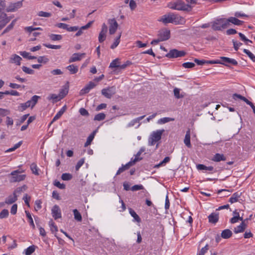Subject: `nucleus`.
<instances>
[{"mask_svg":"<svg viewBox=\"0 0 255 255\" xmlns=\"http://www.w3.org/2000/svg\"><path fill=\"white\" fill-rule=\"evenodd\" d=\"M170 32L167 29H161L158 32V37L162 41L168 40L170 38Z\"/></svg>","mask_w":255,"mask_h":255,"instance_id":"1a4fd4ad","label":"nucleus"},{"mask_svg":"<svg viewBox=\"0 0 255 255\" xmlns=\"http://www.w3.org/2000/svg\"><path fill=\"white\" fill-rule=\"evenodd\" d=\"M122 33L121 32L119 34V35L115 39L114 42L113 44L111 46V49H114L116 47L118 46V45L119 44L120 42V38L121 37Z\"/></svg>","mask_w":255,"mask_h":255,"instance_id":"a19ab883","label":"nucleus"},{"mask_svg":"<svg viewBox=\"0 0 255 255\" xmlns=\"http://www.w3.org/2000/svg\"><path fill=\"white\" fill-rule=\"evenodd\" d=\"M37 61L40 63L46 64L49 61V59L46 56H39L37 58Z\"/></svg>","mask_w":255,"mask_h":255,"instance_id":"09e8293b","label":"nucleus"},{"mask_svg":"<svg viewBox=\"0 0 255 255\" xmlns=\"http://www.w3.org/2000/svg\"><path fill=\"white\" fill-rule=\"evenodd\" d=\"M21 60V57L15 54H14L11 56L9 59V63L15 64L16 65L19 66L21 64L20 62Z\"/></svg>","mask_w":255,"mask_h":255,"instance_id":"6ab92c4d","label":"nucleus"},{"mask_svg":"<svg viewBox=\"0 0 255 255\" xmlns=\"http://www.w3.org/2000/svg\"><path fill=\"white\" fill-rule=\"evenodd\" d=\"M0 13V28L2 29L9 22L10 18L7 17V14L5 13L1 12Z\"/></svg>","mask_w":255,"mask_h":255,"instance_id":"4468645a","label":"nucleus"},{"mask_svg":"<svg viewBox=\"0 0 255 255\" xmlns=\"http://www.w3.org/2000/svg\"><path fill=\"white\" fill-rule=\"evenodd\" d=\"M67 109V107L66 105L64 106L56 114V115L54 116L53 118L52 121L50 124V126L55 121L58 120L62 115L64 114V113L65 112V111Z\"/></svg>","mask_w":255,"mask_h":255,"instance_id":"5701e85b","label":"nucleus"},{"mask_svg":"<svg viewBox=\"0 0 255 255\" xmlns=\"http://www.w3.org/2000/svg\"><path fill=\"white\" fill-rule=\"evenodd\" d=\"M10 113V112L9 110L0 108V116L4 117L6 115H9Z\"/></svg>","mask_w":255,"mask_h":255,"instance_id":"052dcab7","label":"nucleus"},{"mask_svg":"<svg viewBox=\"0 0 255 255\" xmlns=\"http://www.w3.org/2000/svg\"><path fill=\"white\" fill-rule=\"evenodd\" d=\"M40 99V96L34 95L31 97L30 100L27 101L26 103L28 105L29 108L30 107L31 109H32L37 103L38 100Z\"/></svg>","mask_w":255,"mask_h":255,"instance_id":"f3484780","label":"nucleus"},{"mask_svg":"<svg viewBox=\"0 0 255 255\" xmlns=\"http://www.w3.org/2000/svg\"><path fill=\"white\" fill-rule=\"evenodd\" d=\"M232 235V232L229 229H226L222 231L221 233V237L223 239H229Z\"/></svg>","mask_w":255,"mask_h":255,"instance_id":"c85d7f7f","label":"nucleus"},{"mask_svg":"<svg viewBox=\"0 0 255 255\" xmlns=\"http://www.w3.org/2000/svg\"><path fill=\"white\" fill-rule=\"evenodd\" d=\"M186 55L184 51H179L176 49H173L166 54L165 56L168 58H176L184 57Z\"/></svg>","mask_w":255,"mask_h":255,"instance_id":"39448f33","label":"nucleus"},{"mask_svg":"<svg viewBox=\"0 0 255 255\" xmlns=\"http://www.w3.org/2000/svg\"><path fill=\"white\" fill-rule=\"evenodd\" d=\"M72 178V174L68 173H63L61 176V179L64 181H69Z\"/></svg>","mask_w":255,"mask_h":255,"instance_id":"49530a36","label":"nucleus"},{"mask_svg":"<svg viewBox=\"0 0 255 255\" xmlns=\"http://www.w3.org/2000/svg\"><path fill=\"white\" fill-rule=\"evenodd\" d=\"M226 160V158L224 155L222 154L216 153L214 155V157L212 158V160L216 162H219L221 161H225Z\"/></svg>","mask_w":255,"mask_h":255,"instance_id":"bb28decb","label":"nucleus"},{"mask_svg":"<svg viewBox=\"0 0 255 255\" xmlns=\"http://www.w3.org/2000/svg\"><path fill=\"white\" fill-rule=\"evenodd\" d=\"M17 199V195L13 193L12 195H9L5 199V203L7 204H11L15 202Z\"/></svg>","mask_w":255,"mask_h":255,"instance_id":"393cba45","label":"nucleus"},{"mask_svg":"<svg viewBox=\"0 0 255 255\" xmlns=\"http://www.w3.org/2000/svg\"><path fill=\"white\" fill-rule=\"evenodd\" d=\"M51 211L52 216L55 219L60 218L61 217V210L58 205H54L52 208Z\"/></svg>","mask_w":255,"mask_h":255,"instance_id":"2eb2a0df","label":"nucleus"},{"mask_svg":"<svg viewBox=\"0 0 255 255\" xmlns=\"http://www.w3.org/2000/svg\"><path fill=\"white\" fill-rule=\"evenodd\" d=\"M243 51L253 62H255V56L251 52L246 49H244Z\"/></svg>","mask_w":255,"mask_h":255,"instance_id":"8fccbe9b","label":"nucleus"},{"mask_svg":"<svg viewBox=\"0 0 255 255\" xmlns=\"http://www.w3.org/2000/svg\"><path fill=\"white\" fill-rule=\"evenodd\" d=\"M144 187L142 185H135L131 188L133 191L143 189Z\"/></svg>","mask_w":255,"mask_h":255,"instance_id":"774afa93","label":"nucleus"},{"mask_svg":"<svg viewBox=\"0 0 255 255\" xmlns=\"http://www.w3.org/2000/svg\"><path fill=\"white\" fill-rule=\"evenodd\" d=\"M9 212L8 210L3 209L0 213V219H3L7 217L8 215Z\"/></svg>","mask_w":255,"mask_h":255,"instance_id":"bf43d9fd","label":"nucleus"},{"mask_svg":"<svg viewBox=\"0 0 255 255\" xmlns=\"http://www.w3.org/2000/svg\"><path fill=\"white\" fill-rule=\"evenodd\" d=\"M177 7H181V8L179 10H187L190 11L191 9V7L189 4H185L182 0H178L176 1Z\"/></svg>","mask_w":255,"mask_h":255,"instance_id":"aec40b11","label":"nucleus"},{"mask_svg":"<svg viewBox=\"0 0 255 255\" xmlns=\"http://www.w3.org/2000/svg\"><path fill=\"white\" fill-rule=\"evenodd\" d=\"M30 169L32 172V173L36 175H38L39 173L38 171V167L35 163H32L30 165Z\"/></svg>","mask_w":255,"mask_h":255,"instance_id":"37998d69","label":"nucleus"},{"mask_svg":"<svg viewBox=\"0 0 255 255\" xmlns=\"http://www.w3.org/2000/svg\"><path fill=\"white\" fill-rule=\"evenodd\" d=\"M85 55V53H76L72 55V56L70 58L69 60V63L74 62L77 61L81 60V58L84 57Z\"/></svg>","mask_w":255,"mask_h":255,"instance_id":"a211bd4d","label":"nucleus"},{"mask_svg":"<svg viewBox=\"0 0 255 255\" xmlns=\"http://www.w3.org/2000/svg\"><path fill=\"white\" fill-rule=\"evenodd\" d=\"M227 21V26H229L230 23H232L236 25H241L244 23L243 21L240 20L235 17H230L228 19H226Z\"/></svg>","mask_w":255,"mask_h":255,"instance_id":"dca6fc26","label":"nucleus"},{"mask_svg":"<svg viewBox=\"0 0 255 255\" xmlns=\"http://www.w3.org/2000/svg\"><path fill=\"white\" fill-rule=\"evenodd\" d=\"M246 224H240L234 229V232L236 234L243 232L246 228Z\"/></svg>","mask_w":255,"mask_h":255,"instance_id":"2f4dec72","label":"nucleus"},{"mask_svg":"<svg viewBox=\"0 0 255 255\" xmlns=\"http://www.w3.org/2000/svg\"><path fill=\"white\" fill-rule=\"evenodd\" d=\"M195 66L194 63L185 62L182 64V66L185 68H192Z\"/></svg>","mask_w":255,"mask_h":255,"instance_id":"0e129e2a","label":"nucleus"},{"mask_svg":"<svg viewBox=\"0 0 255 255\" xmlns=\"http://www.w3.org/2000/svg\"><path fill=\"white\" fill-rule=\"evenodd\" d=\"M174 120V119L173 118L166 117L161 118L160 120H159L158 121V123L159 124H163L171 121H173Z\"/></svg>","mask_w":255,"mask_h":255,"instance_id":"79ce46f5","label":"nucleus"},{"mask_svg":"<svg viewBox=\"0 0 255 255\" xmlns=\"http://www.w3.org/2000/svg\"><path fill=\"white\" fill-rule=\"evenodd\" d=\"M136 162L137 160L136 159L135 160H132L128 162L126 165H123L122 166L120 167L117 172L116 175H120L121 173H123L125 170L128 169L131 166L133 165Z\"/></svg>","mask_w":255,"mask_h":255,"instance_id":"9b49d317","label":"nucleus"},{"mask_svg":"<svg viewBox=\"0 0 255 255\" xmlns=\"http://www.w3.org/2000/svg\"><path fill=\"white\" fill-rule=\"evenodd\" d=\"M22 71L25 72L26 74H33L34 73V71L28 67H27L26 66H22Z\"/></svg>","mask_w":255,"mask_h":255,"instance_id":"603ef678","label":"nucleus"},{"mask_svg":"<svg viewBox=\"0 0 255 255\" xmlns=\"http://www.w3.org/2000/svg\"><path fill=\"white\" fill-rule=\"evenodd\" d=\"M209 222L211 223H216L219 221V213L213 212L208 216Z\"/></svg>","mask_w":255,"mask_h":255,"instance_id":"4be33fe9","label":"nucleus"},{"mask_svg":"<svg viewBox=\"0 0 255 255\" xmlns=\"http://www.w3.org/2000/svg\"><path fill=\"white\" fill-rule=\"evenodd\" d=\"M120 59L116 58L115 60H113L112 62L110 63L109 66V68H116V69L114 71L115 72H118L119 68L120 65Z\"/></svg>","mask_w":255,"mask_h":255,"instance_id":"412c9836","label":"nucleus"},{"mask_svg":"<svg viewBox=\"0 0 255 255\" xmlns=\"http://www.w3.org/2000/svg\"><path fill=\"white\" fill-rule=\"evenodd\" d=\"M197 168L198 170H206L209 171H213L214 168L213 166H206L203 164H198L197 165Z\"/></svg>","mask_w":255,"mask_h":255,"instance_id":"f704fd0d","label":"nucleus"},{"mask_svg":"<svg viewBox=\"0 0 255 255\" xmlns=\"http://www.w3.org/2000/svg\"><path fill=\"white\" fill-rule=\"evenodd\" d=\"M53 184L54 186L61 189H64L66 187V186L64 184L60 183L59 181L56 180L54 181Z\"/></svg>","mask_w":255,"mask_h":255,"instance_id":"6e6d98bb","label":"nucleus"},{"mask_svg":"<svg viewBox=\"0 0 255 255\" xmlns=\"http://www.w3.org/2000/svg\"><path fill=\"white\" fill-rule=\"evenodd\" d=\"M36 247L34 245H32L24 250L23 253L25 255H31L34 252Z\"/></svg>","mask_w":255,"mask_h":255,"instance_id":"cd10ccee","label":"nucleus"},{"mask_svg":"<svg viewBox=\"0 0 255 255\" xmlns=\"http://www.w3.org/2000/svg\"><path fill=\"white\" fill-rule=\"evenodd\" d=\"M84 163V159L82 158L80 160H79L78 162L77 163L76 166H75V169L76 171H78L80 168L83 165V164Z\"/></svg>","mask_w":255,"mask_h":255,"instance_id":"680f3d73","label":"nucleus"},{"mask_svg":"<svg viewBox=\"0 0 255 255\" xmlns=\"http://www.w3.org/2000/svg\"><path fill=\"white\" fill-rule=\"evenodd\" d=\"M107 30V26L105 23H103L102 26L101 31L99 33L98 37L99 42L102 43L106 39Z\"/></svg>","mask_w":255,"mask_h":255,"instance_id":"ddd939ff","label":"nucleus"},{"mask_svg":"<svg viewBox=\"0 0 255 255\" xmlns=\"http://www.w3.org/2000/svg\"><path fill=\"white\" fill-rule=\"evenodd\" d=\"M220 58L222 60V62H224V63H230L233 65H238V62L234 59H232L226 57H221Z\"/></svg>","mask_w":255,"mask_h":255,"instance_id":"a878e982","label":"nucleus"},{"mask_svg":"<svg viewBox=\"0 0 255 255\" xmlns=\"http://www.w3.org/2000/svg\"><path fill=\"white\" fill-rule=\"evenodd\" d=\"M166 24L168 23H172L175 24H182L184 19L178 14L173 13H169L163 15L159 20Z\"/></svg>","mask_w":255,"mask_h":255,"instance_id":"f257e3e1","label":"nucleus"},{"mask_svg":"<svg viewBox=\"0 0 255 255\" xmlns=\"http://www.w3.org/2000/svg\"><path fill=\"white\" fill-rule=\"evenodd\" d=\"M145 151V148L142 147L140 148L139 150L137 152L135 156V158L133 160H135L136 159L137 161L140 160L142 158H139V156L141 155V154Z\"/></svg>","mask_w":255,"mask_h":255,"instance_id":"3c124183","label":"nucleus"},{"mask_svg":"<svg viewBox=\"0 0 255 255\" xmlns=\"http://www.w3.org/2000/svg\"><path fill=\"white\" fill-rule=\"evenodd\" d=\"M29 108L28 105L26 102L24 103H21L17 107V110L19 112H23L25 111L26 109Z\"/></svg>","mask_w":255,"mask_h":255,"instance_id":"c03bdc74","label":"nucleus"},{"mask_svg":"<svg viewBox=\"0 0 255 255\" xmlns=\"http://www.w3.org/2000/svg\"><path fill=\"white\" fill-rule=\"evenodd\" d=\"M233 217L231 219V223H236L241 222V223H245L246 220H244L242 216H240L239 213L236 210L233 213Z\"/></svg>","mask_w":255,"mask_h":255,"instance_id":"f8f14e48","label":"nucleus"},{"mask_svg":"<svg viewBox=\"0 0 255 255\" xmlns=\"http://www.w3.org/2000/svg\"><path fill=\"white\" fill-rule=\"evenodd\" d=\"M73 213L74 216V219L77 222H81L82 221V216L80 213L77 210H73Z\"/></svg>","mask_w":255,"mask_h":255,"instance_id":"e433bc0d","label":"nucleus"},{"mask_svg":"<svg viewBox=\"0 0 255 255\" xmlns=\"http://www.w3.org/2000/svg\"><path fill=\"white\" fill-rule=\"evenodd\" d=\"M241 194V193H239L238 192L234 193L230 199V202L231 203L236 202L238 201V198L240 197Z\"/></svg>","mask_w":255,"mask_h":255,"instance_id":"c9c22d12","label":"nucleus"},{"mask_svg":"<svg viewBox=\"0 0 255 255\" xmlns=\"http://www.w3.org/2000/svg\"><path fill=\"white\" fill-rule=\"evenodd\" d=\"M96 132L95 131H94L92 133H91L87 138L86 142L84 144V146L87 147L88 145H89L91 143L92 140L94 139L95 133Z\"/></svg>","mask_w":255,"mask_h":255,"instance_id":"4c0bfd02","label":"nucleus"},{"mask_svg":"<svg viewBox=\"0 0 255 255\" xmlns=\"http://www.w3.org/2000/svg\"><path fill=\"white\" fill-rule=\"evenodd\" d=\"M184 143L189 148L191 147L190 142V129H188L186 132L185 138L184 139Z\"/></svg>","mask_w":255,"mask_h":255,"instance_id":"b1692460","label":"nucleus"},{"mask_svg":"<svg viewBox=\"0 0 255 255\" xmlns=\"http://www.w3.org/2000/svg\"><path fill=\"white\" fill-rule=\"evenodd\" d=\"M209 250V246L207 244L204 248H202L197 254V255H204Z\"/></svg>","mask_w":255,"mask_h":255,"instance_id":"13d9d810","label":"nucleus"},{"mask_svg":"<svg viewBox=\"0 0 255 255\" xmlns=\"http://www.w3.org/2000/svg\"><path fill=\"white\" fill-rule=\"evenodd\" d=\"M173 92L174 95L177 99H180L184 97L183 95H180V89L178 88H174Z\"/></svg>","mask_w":255,"mask_h":255,"instance_id":"4d7b16f0","label":"nucleus"},{"mask_svg":"<svg viewBox=\"0 0 255 255\" xmlns=\"http://www.w3.org/2000/svg\"><path fill=\"white\" fill-rule=\"evenodd\" d=\"M27 189V186L25 185H23L21 187L17 188L14 191V193L16 195L17 193L20 194L22 192L25 191Z\"/></svg>","mask_w":255,"mask_h":255,"instance_id":"de8ad7c7","label":"nucleus"},{"mask_svg":"<svg viewBox=\"0 0 255 255\" xmlns=\"http://www.w3.org/2000/svg\"><path fill=\"white\" fill-rule=\"evenodd\" d=\"M47 99L48 100H52L53 101V103H54L56 102L60 101L61 100V98L59 95H57L55 94H51L48 96V97H47Z\"/></svg>","mask_w":255,"mask_h":255,"instance_id":"7c9ffc66","label":"nucleus"},{"mask_svg":"<svg viewBox=\"0 0 255 255\" xmlns=\"http://www.w3.org/2000/svg\"><path fill=\"white\" fill-rule=\"evenodd\" d=\"M43 45L48 48L54 49H59L61 47L60 45H54L47 44H43Z\"/></svg>","mask_w":255,"mask_h":255,"instance_id":"338daca9","label":"nucleus"},{"mask_svg":"<svg viewBox=\"0 0 255 255\" xmlns=\"http://www.w3.org/2000/svg\"><path fill=\"white\" fill-rule=\"evenodd\" d=\"M22 143V141H19L17 143L15 144L13 147L10 148L5 151V152H11L14 151L17 148H19Z\"/></svg>","mask_w":255,"mask_h":255,"instance_id":"a18cd8bd","label":"nucleus"},{"mask_svg":"<svg viewBox=\"0 0 255 255\" xmlns=\"http://www.w3.org/2000/svg\"><path fill=\"white\" fill-rule=\"evenodd\" d=\"M212 28L214 30H222L228 27L226 18L217 19L212 22Z\"/></svg>","mask_w":255,"mask_h":255,"instance_id":"f03ea898","label":"nucleus"},{"mask_svg":"<svg viewBox=\"0 0 255 255\" xmlns=\"http://www.w3.org/2000/svg\"><path fill=\"white\" fill-rule=\"evenodd\" d=\"M108 22L110 24L109 33L114 34L117 30L119 24L115 18L109 19Z\"/></svg>","mask_w":255,"mask_h":255,"instance_id":"9d476101","label":"nucleus"},{"mask_svg":"<svg viewBox=\"0 0 255 255\" xmlns=\"http://www.w3.org/2000/svg\"><path fill=\"white\" fill-rule=\"evenodd\" d=\"M37 15L40 17H49L51 16V13L50 12L40 11L38 12Z\"/></svg>","mask_w":255,"mask_h":255,"instance_id":"5fc2aeb1","label":"nucleus"},{"mask_svg":"<svg viewBox=\"0 0 255 255\" xmlns=\"http://www.w3.org/2000/svg\"><path fill=\"white\" fill-rule=\"evenodd\" d=\"M19 171L18 170L12 171L9 175V182L11 183L20 182L24 180L25 175L19 174Z\"/></svg>","mask_w":255,"mask_h":255,"instance_id":"20e7f679","label":"nucleus"},{"mask_svg":"<svg viewBox=\"0 0 255 255\" xmlns=\"http://www.w3.org/2000/svg\"><path fill=\"white\" fill-rule=\"evenodd\" d=\"M66 69L70 71L71 74H76L78 71V67L74 64L68 66Z\"/></svg>","mask_w":255,"mask_h":255,"instance_id":"c756f323","label":"nucleus"},{"mask_svg":"<svg viewBox=\"0 0 255 255\" xmlns=\"http://www.w3.org/2000/svg\"><path fill=\"white\" fill-rule=\"evenodd\" d=\"M164 131V129L157 130L154 131L151 135V137L148 140V144L149 145H153L155 143L159 141L161 138L162 134Z\"/></svg>","mask_w":255,"mask_h":255,"instance_id":"7ed1b4c3","label":"nucleus"},{"mask_svg":"<svg viewBox=\"0 0 255 255\" xmlns=\"http://www.w3.org/2000/svg\"><path fill=\"white\" fill-rule=\"evenodd\" d=\"M105 118L106 115L104 113H101L96 115L94 118V120L101 121L104 120L105 119Z\"/></svg>","mask_w":255,"mask_h":255,"instance_id":"58836bf2","label":"nucleus"},{"mask_svg":"<svg viewBox=\"0 0 255 255\" xmlns=\"http://www.w3.org/2000/svg\"><path fill=\"white\" fill-rule=\"evenodd\" d=\"M233 98L235 100H237L238 99H239L241 100H243L245 102H246L247 104L250 105L251 107V108H252V109L253 110L254 113L255 114V106H254V105L253 104V103L252 102H251V101L248 100L246 98H245V97H244L240 94H234L233 95Z\"/></svg>","mask_w":255,"mask_h":255,"instance_id":"6e6552de","label":"nucleus"},{"mask_svg":"<svg viewBox=\"0 0 255 255\" xmlns=\"http://www.w3.org/2000/svg\"><path fill=\"white\" fill-rule=\"evenodd\" d=\"M22 6V1H19L16 2H11L6 8V12H14L21 7Z\"/></svg>","mask_w":255,"mask_h":255,"instance_id":"0eeeda50","label":"nucleus"},{"mask_svg":"<svg viewBox=\"0 0 255 255\" xmlns=\"http://www.w3.org/2000/svg\"><path fill=\"white\" fill-rule=\"evenodd\" d=\"M16 20H17L16 19H15L13 20L12 21V22H11V23L9 25H8L6 27V28L3 31V32H2L1 34L2 35L4 34V33H7V32H8L9 31L11 30L13 28V26H14V25Z\"/></svg>","mask_w":255,"mask_h":255,"instance_id":"473e14b6","label":"nucleus"},{"mask_svg":"<svg viewBox=\"0 0 255 255\" xmlns=\"http://www.w3.org/2000/svg\"><path fill=\"white\" fill-rule=\"evenodd\" d=\"M90 88L87 85L83 89H82L80 92V95H83L89 92Z\"/></svg>","mask_w":255,"mask_h":255,"instance_id":"69168bd1","label":"nucleus"},{"mask_svg":"<svg viewBox=\"0 0 255 255\" xmlns=\"http://www.w3.org/2000/svg\"><path fill=\"white\" fill-rule=\"evenodd\" d=\"M49 37L52 41H58L61 40L62 38V36L60 34H51L49 35Z\"/></svg>","mask_w":255,"mask_h":255,"instance_id":"ea45409f","label":"nucleus"},{"mask_svg":"<svg viewBox=\"0 0 255 255\" xmlns=\"http://www.w3.org/2000/svg\"><path fill=\"white\" fill-rule=\"evenodd\" d=\"M116 93V88L114 86L104 88L101 91L102 94L108 99H111Z\"/></svg>","mask_w":255,"mask_h":255,"instance_id":"423d86ee","label":"nucleus"},{"mask_svg":"<svg viewBox=\"0 0 255 255\" xmlns=\"http://www.w3.org/2000/svg\"><path fill=\"white\" fill-rule=\"evenodd\" d=\"M68 88H65L64 89H61L59 94L61 99H63L68 94Z\"/></svg>","mask_w":255,"mask_h":255,"instance_id":"864d4df0","label":"nucleus"},{"mask_svg":"<svg viewBox=\"0 0 255 255\" xmlns=\"http://www.w3.org/2000/svg\"><path fill=\"white\" fill-rule=\"evenodd\" d=\"M29 114H26V115H24L23 116H22L19 121V123H18V122L16 123V126H19L21 124L23 123L26 120L27 117L29 116Z\"/></svg>","mask_w":255,"mask_h":255,"instance_id":"e2e57ef3","label":"nucleus"},{"mask_svg":"<svg viewBox=\"0 0 255 255\" xmlns=\"http://www.w3.org/2000/svg\"><path fill=\"white\" fill-rule=\"evenodd\" d=\"M129 213L131 215V216L134 218V221H136L138 223H139L141 221L140 218L133 210L130 209Z\"/></svg>","mask_w":255,"mask_h":255,"instance_id":"72a5a7b5","label":"nucleus"}]
</instances>
